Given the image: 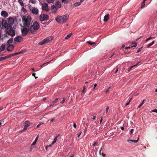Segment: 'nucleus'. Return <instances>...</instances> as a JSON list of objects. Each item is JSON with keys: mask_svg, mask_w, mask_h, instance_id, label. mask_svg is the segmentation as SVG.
I'll return each mask as SVG.
<instances>
[{"mask_svg": "<svg viewBox=\"0 0 157 157\" xmlns=\"http://www.w3.org/2000/svg\"><path fill=\"white\" fill-rule=\"evenodd\" d=\"M56 7H57V8H59L61 7V3L59 1H57L56 2L55 4Z\"/></svg>", "mask_w": 157, "mask_h": 157, "instance_id": "nucleus-17", "label": "nucleus"}, {"mask_svg": "<svg viewBox=\"0 0 157 157\" xmlns=\"http://www.w3.org/2000/svg\"><path fill=\"white\" fill-rule=\"evenodd\" d=\"M25 125H27V127H28L30 125L31 123L29 122V121H26L25 122Z\"/></svg>", "mask_w": 157, "mask_h": 157, "instance_id": "nucleus-26", "label": "nucleus"}, {"mask_svg": "<svg viewBox=\"0 0 157 157\" xmlns=\"http://www.w3.org/2000/svg\"><path fill=\"white\" fill-rule=\"evenodd\" d=\"M28 127H27V125H25H25L24 127V128H23L22 131H24V130H26L27 128H28Z\"/></svg>", "mask_w": 157, "mask_h": 157, "instance_id": "nucleus-35", "label": "nucleus"}, {"mask_svg": "<svg viewBox=\"0 0 157 157\" xmlns=\"http://www.w3.org/2000/svg\"><path fill=\"white\" fill-rule=\"evenodd\" d=\"M22 20L24 26L28 27L31 23V17L29 15L27 16H24L22 17Z\"/></svg>", "mask_w": 157, "mask_h": 157, "instance_id": "nucleus-2", "label": "nucleus"}, {"mask_svg": "<svg viewBox=\"0 0 157 157\" xmlns=\"http://www.w3.org/2000/svg\"><path fill=\"white\" fill-rule=\"evenodd\" d=\"M151 45H152L151 44V43H150L147 46V48H149Z\"/></svg>", "mask_w": 157, "mask_h": 157, "instance_id": "nucleus-50", "label": "nucleus"}, {"mask_svg": "<svg viewBox=\"0 0 157 157\" xmlns=\"http://www.w3.org/2000/svg\"><path fill=\"white\" fill-rule=\"evenodd\" d=\"M132 98H131L129 101H128L125 104V105L126 106H127L128 105H129V104L130 102L131 101V100H132Z\"/></svg>", "mask_w": 157, "mask_h": 157, "instance_id": "nucleus-36", "label": "nucleus"}, {"mask_svg": "<svg viewBox=\"0 0 157 157\" xmlns=\"http://www.w3.org/2000/svg\"><path fill=\"white\" fill-rule=\"evenodd\" d=\"M95 118H96V116H94L93 118V119L94 120H95Z\"/></svg>", "mask_w": 157, "mask_h": 157, "instance_id": "nucleus-60", "label": "nucleus"}, {"mask_svg": "<svg viewBox=\"0 0 157 157\" xmlns=\"http://www.w3.org/2000/svg\"><path fill=\"white\" fill-rule=\"evenodd\" d=\"M142 104H140V105L138 106V108H140L141 106H142Z\"/></svg>", "mask_w": 157, "mask_h": 157, "instance_id": "nucleus-56", "label": "nucleus"}, {"mask_svg": "<svg viewBox=\"0 0 157 157\" xmlns=\"http://www.w3.org/2000/svg\"><path fill=\"white\" fill-rule=\"evenodd\" d=\"M68 17V15L67 14L62 16H58L55 19L57 22L63 24L66 22Z\"/></svg>", "mask_w": 157, "mask_h": 157, "instance_id": "nucleus-3", "label": "nucleus"}, {"mask_svg": "<svg viewBox=\"0 0 157 157\" xmlns=\"http://www.w3.org/2000/svg\"><path fill=\"white\" fill-rule=\"evenodd\" d=\"M51 9L52 10H53L52 11L54 13H56L57 10V7H56L55 6L53 5L51 6Z\"/></svg>", "mask_w": 157, "mask_h": 157, "instance_id": "nucleus-15", "label": "nucleus"}, {"mask_svg": "<svg viewBox=\"0 0 157 157\" xmlns=\"http://www.w3.org/2000/svg\"><path fill=\"white\" fill-rule=\"evenodd\" d=\"M81 133H82V132H81L79 133V134L78 135V138H79V137H80V135H81Z\"/></svg>", "mask_w": 157, "mask_h": 157, "instance_id": "nucleus-58", "label": "nucleus"}, {"mask_svg": "<svg viewBox=\"0 0 157 157\" xmlns=\"http://www.w3.org/2000/svg\"><path fill=\"white\" fill-rule=\"evenodd\" d=\"M87 43L89 44H90V45H95L96 44V43L94 42H91L90 41H88L87 42Z\"/></svg>", "mask_w": 157, "mask_h": 157, "instance_id": "nucleus-25", "label": "nucleus"}, {"mask_svg": "<svg viewBox=\"0 0 157 157\" xmlns=\"http://www.w3.org/2000/svg\"><path fill=\"white\" fill-rule=\"evenodd\" d=\"M98 143L97 142H95L94 144H93V146H95L96 144H97Z\"/></svg>", "mask_w": 157, "mask_h": 157, "instance_id": "nucleus-54", "label": "nucleus"}, {"mask_svg": "<svg viewBox=\"0 0 157 157\" xmlns=\"http://www.w3.org/2000/svg\"><path fill=\"white\" fill-rule=\"evenodd\" d=\"M145 101V99H144L143 101H142V103H141V104H142V105H143V104L144 103V102Z\"/></svg>", "mask_w": 157, "mask_h": 157, "instance_id": "nucleus-57", "label": "nucleus"}, {"mask_svg": "<svg viewBox=\"0 0 157 157\" xmlns=\"http://www.w3.org/2000/svg\"><path fill=\"white\" fill-rule=\"evenodd\" d=\"M101 155L103 157H105L106 156V155L104 154L103 153H102Z\"/></svg>", "mask_w": 157, "mask_h": 157, "instance_id": "nucleus-55", "label": "nucleus"}, {"mask_svg": "<svg viewBox=\"0 0 157 157\" xmlns=\"http://www.w3.org/2000/svg\"><path fill=\"white\" fill-rule=\"evenodd\" d=\"M55 0H46V1L48 3H51L53 2Z\"/></svg>", "mask_w": 157, "mask_h": 157, "instance_id": "nucleus-30", "label": "nucleus"}, {"mask_svg": "<svg viewBox=\"0 0 157 157\" xmlns=\"http://www.w3.org/2000/svg\"><path fill=\"white\" fill-rule=\"evenodd\" d=\"M1 15L3 17L6 18L8 16V13L6 11H2L1 13Z\"/></svg>", "mask_w": 157, "mask_h": 157, "instance_id": "nucleus-13", "label": "nucleus"}, {"mask_svg": "<svg viewBox=\"0 0 157 157\" xmlns=\"http://www.w3.org/2000/svg\"><path fill=\"white\" fill-rule=\"evenodd\" d=\"M73 127L75 128H76V124L75 123H74Z\"/></svg>", "mask_w": 157, "mask_h": 157, "instance_id": "nucleus-51", "label": "nucleus"}, {"mask_svg": "<svg viewBox=\"0 0 157 157\" xmlns=\"http://www.w3.org/2000/svg\"><path fill=\"white\" fill-rule=\"evenodd\" d=\"M40 26L38 22L36 21L30 27L29 30L31 33L34 34L36 32L37 30L40 28Z\"/></svg>", "mask_w": 157, "mask_h": 157, "instance_id": "nucleus-1", "label": "nucleus"}, {"mask_svg": "<svg viewBox=\"0 0 157 157\" xmlns=\"http://www.w3.org/2000/svg\"><path fill=\"white\" fill-rule=\"evenodd\" d=\"M10 57V55H7V56H5V57H3V58H4V60L6 59L7 58H9Z\"/></svg>", "mask_w": 157, "mask_h": 157, "instance_id": "nucleus-43", "label": "nucleus"}, {"mask_svg": "<svg viewBox=\"0 0 157 157\" xmlns=\"http://www.w3.org/2000/svg\"><path fill=\"white\" fill-rule=\"evenodd\" d=\"M151 112L157 113V109H155L152 110L151 111Z\"/></svg>", "mask_w": 157, "mask_h": 157, "instance_id": "nucleus-46", "label": "nucleus"}, {"mask_svg": "<svg viewBox=\"0 0 157 157\" xmlns=\"http://www.w3.org/2000/svg\"><path fill=\"white\" fill-rule=\"evenodd\" d=\"M65 101V98H63V100H62V101H61V103H64V102Z\"/></svg>", "mask_w": 157, "mask_h": 157, "instance_id": "nucleus-49", "label": "nucleus"}, {"mask_svg": "<svg viewBox=\"0 0 157 157\" xmlns=\"http://www.w3.org/2000/svg\"><path fill=\"white\" fill-rule=\"evenodd\" d=\"M42 9L43 10L46 11H48L49 10L48 4L45 2H44L42 4Z\"/></svg>", "mask_w": 157, "mask_h": 157, "instance_id": "nucleus-9", "label": "nucleus"}, {"mask_svg": "<svg viewBox=\"0 0 157 157\" xmlns=\"http://www.w3.org/2000/svg\"><path fill=\"white\" fill-rule=\"evenodd\" d=\"M25 52H26V50H21L19 52H16V53H14V55H18V54H19L23 53H24Z\"/></svg>", "mask_w": 157, "mask_h": 157, "instance_id": "nucleus-19", "label": "nucleus"}, {"mask_svg": "<svg viewBox=\"0 0 157 157\" xmlns=\"http://www.w3.org/2000/svg\"><path fill=\"white\" fill-rule=\"evenodd\" d=\"M2 26L6 29V30H8L10 27V25L9 24H7V21L6 20H2Z\"/></svg>", "mask_w": 157, "mask_h": 157, "instance_id": "nucleus-8", "label": "nucleus"}, {"mask_svg": "<svg viewBox=\"0 0 157 157\" xmlns=\"http://www.w3.org/2000/svg\"><path fill=\"white\" fill-rule=\"evenodd\" d=\"M111 86H110H110L109 87L108 89L106 90L105 93H107L108 92H109V91L111 90Z\"/></svg>", "mask_w": 157, "mask_h": 157, "instance_id": "nucleus-32", "label": "nucleus"}, {"mask_svg": "<svg viewBox=\"0 0 157 157\" xmlns=\"http://www.w3.org/2000/svg\"><path fill=\"white\" fill-rule=\"evenodd\" d=\"M6 30V33L9 35L11 36L12 37L14 36L15 35V31L12 27H10L8 30Z\"/></svg>", "mask_w": 157, "mask_h": 157, "instance_id": "nucleus-4", "label": "nucleus"}, {"mask_svg": "<svg viewBox=\"0 0 157 157\" xmlns=\"http://www.w3.org/2000/svg\"><path fill=\"white\" fill-rule=\"evenodd\" d=\"M4 60V58H3V57H0V61H3Z\"/></svg>", "mask_w": 157, "mask_h": 157, "instance_id": "nucleus-48", "label": "nucleus"}, {"mask_svg": "<svg viewBox=\"0 0 157 157\" xmlns=\"http://www.w3.org/2000/svg\"><path fill=\"white\" fill-rule=\"evenodd\" d=\"M18 2L20 4L21 6H22V8L24 9V4L22 0H18Z\"/></svg>", "mask_w": 157, "mask_h": 157, "instance_id": "nucleus-21", "label": "nucleus"}, {"mask_svg": "<svg viewBox=\"0 0 157 157\" xmlns=\"http://www.w3.org/2000/svg\"><path fill=\"white\" fill-rule=\"evenodd\" d=\"M9 25H10V27H12L13 25L14 24V20L12 17L9 18Z\"/></svg>", "mask_w": 157, "mask_h": 157, "instance_id": "nucleus-12", "label": "nucleus"}, {"mask_svg": "<svg viewBox=\"0 0 157 157\" xmlns=\"http://www.w3.org/2000/svg\"><path fill=\"white\" fill-rule=\"evenodd\" d=\"M13 41V38H10L9 39L7 42L6 44L7 45H8L9 44H10L12 43V42Z\"/></svg>", "mask_w": 157, "mask_h": 157, "instance_id": "nucleus-24", "label": "nucleus"}, {"mask_svg": "<svg viewBox=\"0 0 157 157\" xmlns=\"http://www.w3.org/2000/svg\"><path fill=\"white\" fill-rule=\"evenodd\" d=\"M152 39V37H150L149 38H148L146 40V42H147V41L148 40H151V39Z\"/></svg>", "mask_w": 157, "mask_h": 157, "instance_id": "nucleus-44", "label": "nucleus"}, {"mask_svg": "<svg viewBox=\"0 0 157 157\" xmlns=\"http://www.w3.org/2000/svg\"><path fill=\"white\" fill-rule=\"evenodd\" d=\"M84 0H80V2H76L74 4V6L76 7L80 5L84 1Z\"/></svg>", "mask_w": 157, "mask_h": 157, "instance_id": "nucleus-16", "label": "nucleus"}, {"mask_svg": "<svg viewBox=\"0 0 157 157\" xmlns=\"http://www.w3.org/2000/svg\"><path fill=\"white\" fill-rule=\"evenodd\" d=\"M52 145L53 144H49V145H47V147H51Z\"/></svg>", "mask_w": 157, "mask_h": 157, "instance_id": "nucleus-53", "label": "nucleus"}, {"mask_svg": "<svg viewBox=\"0 0 157 157\" xmlns=\"http://www.w3.org/2000/svg\"><path fill=\"white\" fill-rule=\"evenodd\" d=\"M86 87L85 86H84L83 87V90L82 91V93L84 94L86 91Z\"/></svg>", "mask_w": 157, "mask_h": 157, "instance_id": "nucleus-27", "label": "nucleus"}, {"mask_svg": "<svg viewBox=\"0 0 157 157\" xmlns=\"http://www.w3.org/2000/svg\"><path fill=\"white\" fill-rule=\"evenodd\" d=\"M38 138H39V136H37V137L36 138L35 140L37 142V141L38 139Z\"/></svg>", "mask_w": 157, "mask_h": 157, "instance_id": "nucleus-52", "label": "nucleus"}, {"mask_svg": "<svg viewBox=\"0 0 157 157\" xmlns=\"http://www.w3.org/2000/svg\"><path fill=\"white\" fill-rule=\"evenodd\" d=\"M23 38L22 37L18 36L14 38V41L18 42H20L22 41Z\"/></svg>", "mask_w": 157, "mask_h": 157, "instance_id": "nucleus-11", "label": "nucleus"}, {"mask_svg": "<svg viewBox=\"0 0 157 157\" xmlns=\"http://www.w3.org/2000/svg\"><path fill=\"white\" fill-rule=\"evenodd\" d=\"M133 131H134L133 129H131L130 130V132L129 133L131 135L133 132Z\"/></svg>", "mask_w": 157, "mask_h": 157, "instance_id": "nucleus-42", "label": "nucleus"}, {"mask_svg": "<svg viewBox=\"0 0 157 157\" xmlns=\"http://www.w3.org/2000/svg\"><path fill=\"white\" fill-rule=\"evenodd\" d=\"M14 46L13 45H10L7 47L6 49L8 51H11L14 48Z\"/></svg>", "mask_w": 157, "mask_h": 157, "instance_id": "nucleus-14", "label": "nucleus"}, {"mask_svg": "<svg viewBox=\"0 0 157 157\" xmlns=\"http://www.w3.org/2000/svg\"><path fill=\"white\" fill-rule=\"evenodd\" d=\"M137 45V43H135V44L134 45H133V46H132L131 47V48H132V47L135 48L136 47Z\"/></svg>", "mask_w": 157, "mask_h": 157, "instance_id": "nucleus-45", "label": "nucleus"}, {"mask_svg": "<svg viewBox=\"0 0 157 157\" xmlns=\"http://www.w3.org/2000/svg\"><path fill=\"white\" fill-rule=\"evenodd\" d=\"M58 98H56L53 102V104L56 103L57 101V100H58ZM53 104H51L50 105V107Z\"/></svg>", "mask_w": 157, "mask_h": 157, "instance_id": "nucleus-31", "label": "nucleus"}, {"mask_svg": "<svg viewBox=\"0 0 157 157\" xmlns=\"http://www.w3.org/2000/svg\"><path fill=\"white\" fill-rule=\"evenodd\" d=\"M139 139V137H138V139L137 140H128V142H130V141H131L132 142L134 143H136L138 142V140Z\"/></svg>", "mask_w": 157, "mask_h": 157, "instance_id": "nucleus-22", "label": "nucleus"}, {"mask_svg": "<svg viewBox=\"0 0 157 157\" xmlns=\"http://www.w3.org/2000/svg\"><path fill=\"white\" fill-rule=\"evenodd\" d=\"M36 1L35 0H30V2L31 3L35 4L36 3Z\"/></svg>", "mask_w": 157, "mask_h": 157, "instance_id": "nucleus-33", "label": "nucleus"}, {"mask_svg": "<svg viewBox=\"0 0 157 157\" xmlns=\"http://www.w3.org/2000/svg\"><path fill=\"white\" fill-rule=\"evenodd\" d=\"M115 69H116V70L114 72V74H116L118 71V68L117 67L115 69H114L113 70H114Z\"/></svg>", "mask_w": 157, "mask_h": 157, "instance_id": "nucleus-38", "label": "nucleus"}, {"mask_svg": "<svg viewBox=\"0 0 157 157\" xmlns=\"http://www.w3.org/2000/svg\"><path fill=\"white\" fill-rule=\"evenodd\" d=\"M5 49V45H2L0 47V52L4 51Z\"/></svg>", "mask_w": 157, "mask_h": 157, "instance_id": "nucleus-20", "label": "nucleus"}, {"mask_svg": "<svg viewBox=\"0 0 157 157\" xmlns=\"http://www.w3.org/2000/svg\"><path fill=\"white\" fill-rule=\"evenodd\" d=\"M130 48V47L129 46V47H126L125 48V49H127L128 48Z\"/></svg>", "mask_w": 157, "mask_h": 157, "instance_id": "nucleus-62", "label": "nucleus"}, {"mask_svg": "<svg viewBox=\"0 0 157 157\" xmlns=\"http://www.w3.org/2000/svg\"><path fill=\"white\" fill-rule=\"evenodd\" d=\"M109 15L108 14L104 16L103 19V21L104 22H106L109 19Z\"/></svg>", "mask_w": 157, "mask_h": 157, "instance_id": "nucleus-18", "label": "nucleus"}, {"mask_svg": "<svg viewBox=\"0 0 157 157\" xmlns=\"http://www.w3.org/2000/svg\"><path fill=\"white\" fill-rule=\"evenodd\" d=\"M102 121V117L101 118V119L100 121V123H101V122Z\"/></svg>", "mask_w": 157, "mask_h": 157, "instance_id": "nucleus-63", "label": "nucleus"}, {"mask_svg": "<svg viewBox=\"0 0 157 157\" xmlns=\"http://www.w3.org/2000/svg\"><path fill=\"white\" fill-rule=\"evenodd\" d=\"M54 120V118H52L50 121V122L51 123Z\"/></svg>", "mask_w": 157, "mask_h": 157, "instance_id": "nucleus-61", "label": "nucleus"}, {"mask_svg": "<svg viewBox=\"0 0 157 157\" xmlns=\"http://www.w3.org/2000/svg\"><path fill=\"white\" fill-rule=\"evenodd\" d=\"M72 33H71L67 35V36L65 37V39L67 40L72 35Z\"/></svg>", "mask_w": 157, "mask_h": 157, "instance_id": "nucleus-28", "label": "nucleus"}, {"mask_svg": "<svg viewBox=\"0 0 157 157\" xmlns=\"http://www.w3.org/2000/svg\"><path fill=\"white\" fill-rule=\"evenodd\" d=\"M35 75H36V74L35 73H33L32 74V76H34V77H35Z\"/></svg>", "mask_w": 157, "mask_h": 157, "instance_id": "nucleus-64", "label": "nucleus"}, {"mask_svg": "<svg viewBox=\"0 0 157 157\" xmlns=\"http://www.w3.org/2000/svg\"><path fill=\"white\" fill-rule=\"evenodd\" d=\"M59 136V134L56 136L55 137V138L54 139V141H53V142H52V144H53L56 143V140H57V138Z\"/></svg>", "mask_w": 157, "mask_h": 157, "instance_id": "nucleus-23", "label": "nucleus"}, {"mask_svg": "<svg viewBox=\"0 0 157 157\" xmlns=\"http://www.w3.org/2000/svg\"><path fill=\"white\" fill-rule=\"evenodd\" d=\"M29 31V29L25 27H24L23 29H21V32L22 36H25L27 34Z\"/></svg>", "mask_w": 157, "mask_h": 157, "instance_id": "nucleus-7", "label": "nucleus"}, {"mask_svg": "<svg viewBox=\"0 0 157 157\" xmlns=\"http://www.w3.org/2000/svg\"><path fill=\"white\" fill-rule=\"evenodd\" d=\"M36 141H34L33 143V144H32L31 145L32 146V145H35L36 144Z\"/></svg>", "mask_w": 157, "mask_h": 157, "instance_id": "nucleus-47", "label": "nucleus"}, {"mask_svg": "<svg viewBox=\"0 0 157 157\" xmlns=\"http://www.w3.org/2000/svg\"><path fill=\"white\" fill-rule=\"evenodd\" d=\"M120 128H121V129L122 130H124V128L123 127H122V126Z\"/></svg>", "mask_w": 157, "mask_h": 157, "instance_id": "nucleus-59", "label": "nucleus"}, {"mask_svg": "<svg viewBox=\"0 0 157 157\" xmlns=\"http://www.w3.org/2000/svg\"><path fill=\"white\" fill-rule=\"evenodd\" d=\"M52 40V38L51 37L49 38H47L39 43L38 44L40 45H43L44 44L49 43Z\"/></svg>", "mask_w": 157, "mask_h": 157, "instance_id": "nucleus-6", "label": "nucleus"}, {"mask_svg": "<svg viewBox=\"0 0 157 157\" xmlns=\"http://www.w3.org/2000/svg\"><path fill=\"white\" fill-rule=\"evenodd\" d=\"M49 16L47 14H41L39 16V19L41 22L47 21L48 19Z\"/></svg>", "mask_w": 157, "mask_h": 157, "instance_id": "nucleus-5", "label": "nucleus"}, {"mask_svg": "<svg viewBox=\"0 0 157 157\" xmlns=\"http://www.w3.org/2000/svg\"><path fill=\"white\" fill-rule=\"evenodd\" d=\"M145 2H144V1H143L142 2V3L141 6V8H143L144 7L145 5Z\"/></svg>", "mask_w": 157, "mask_h": 157, "instance_id": "nucleus-29", "label": "nucleus"}, {"mask_svg": "<svg viewBox=\"0 0 157 157\" xmlns=\"http://www.w3.org/2000/svg\"><path fill=\"white\" fill-rule=\"evenodd\" d=\"M51 61H52V60H51V61H49V62H46V63H44V64H42V65H40V67H43L44 66V65L45 64H46V63H49L51 62Z\"/></svg>", "mask_w": 157, "mask_h": 157, "instance_id": "nucleus-34", "label": "nucleus"}, {"mask_svg": "<svg viewBox=\"0 0 157 157\" xmlns=\"http://www.w3.org/2000/svg\"><path fill=\"white\" fill-rule=\"evenodd\" d=\"M30 10L31 11L32 13L33 14L37 15L39 13L38 10L36 7H32Z\"/></svg>", "mask_w": 157, "mask_h": 157, "instance_id": "nucleus-10", "label": "nucleus"}, {"mask_svg": "<svg viewBox=\"0 0 157 157\" xmlns=\"http://www.w3.org/2000/svg\"><path fill=\"white\" fill-rule=\"evenodd\" d=\"M109 109V106H108L107 107V108H106V110H105V113L106 114H107L108 111Z\"/></svg>", "mask_w": 157, "mask_h": 157, "instance_id": "nucleus-41", "label": "nucleus"}, {"mask_svg": "<svg viewBox=\"0 0 157 157\" xmlns=\"http://www.w3.org/2000/svg\"><path fill=\"white\" fill-rule=\"evenodd\" d=\"M3 123L2 124H4V120H2L0 121V127L2 126V123Z\"/></svg>", "mask_w": 157, "mask_h": 157, "instance_id": "nucleus-37", "label": "nucleus"}, {"mask_svg": "<svg viewBox=\"0 0 157 157\" xmlns=\"http://www.w3.org/2000/svg\"><path fill=\"white\" fill-rule=\"evenodd\" d=\"M142 48H143V47H141L139 49H138L137 50V52H139L140 51H141V50H142Z\"/></svg>", "mask_w": 157, "mask_h": 157, "instance_id": "nucleus-40", "label": "nucleus"}, {"mask_svg": "<svg viewBox=\"0 0 157 157\" xmlns=\"http://www.w3.org/2000/svg\"><path fill=\"white\" fill-rule=\"evenodd\" d=\"M139 63V62L137 63L136 65H133V66L131 67L130 68L132 69L133 67L137 66Z\"/></svg>", "mask_w": 157, "mask_h": 157, "instance_id": "nucleus-39", "label": "nucleus"}]
</instances>
